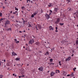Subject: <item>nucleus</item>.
Masks as SVG:
<instances>
[{
  "mask_svg": "<svg viewBox=\"0 0 78 78\" xmlns=\"http://www.w3.org/2000/svg\"><path fill=\"white\" fill-rule=\"evenodd\" d=\"M41 42L43 45H45L46 47V48H50V43L48 42L47 44H46V42H44V41H42Z\"/></svg>",
  "mask_w": 78,
  "mask_h": 78,
  "instance_id": "obj_1",
  "label": "nucleus"
},
{
  "mask_svg": "<svg viewBox=\"0 0 78 78\" xmlns=\"http://www.w3.org/2000/svg\"><path fill=\"white\" fill-rule=\"evenodd\" d=\"M9 24H10V21H9L8 20H7L5 23V27H6V26L7 24L8 25Z\"/></svg>",
  "mask_w": 78,
  "mask_h": 78,
  "instance_id": "obj_2",
  "label": "nucleus"
},
{
  "mask_svg": "<svg viewBox=\"0 0 78 78\" xmlns=\"http://www.w3.org/2000/svg\"><path fill=\"white\" fill-rule=\"evenodd\" d=\"M44 69V68L43 67H41L39 68V72L40 73H42L43 72V70Z\"/></svg>",
  "mask_w": 78,
  "mask_h": 78,
  "instance_id": "obj_3",
  "label": "nucleus"
},
{
  "mask_svg": "<svg viewBox=\"0 0 78 78\" xmlns=\"http://www.w3.org/2000/svg\"><path fill=\"white\" fill-rule=\"evenodd\" d=\"M34 42V40L32 39L29 42V44H32Z\"/></svg>",
  "mask_w": 78,
  "mask_h": 78,
  "instance_id": "obj_4",
  "label": "nucleus"
},
{
  "mask_svg": "<svg viewBox=\"0 0 78 78\" xmlns=\"http://www.w3.org/2000/svg\"><path fill=\"white\" fill-rule=\"evenodd\" d=\"M45 16L46 18L47 19H48L50 18V16L48 14H46V15H45Z\"/></svg>",
  "mask_w": 78,
  "mask_h": 78,
  "instance_id": "obj_5",
  "label": "nucleus"
},
{
  "mask_svg": "<svg viewBox=\"0 0 78 78\" xmlns=\"http://www.w3.org/2000/svg\"><path fill=\"white\" fill-rule=\"evenodd\" d=\"M55 74V73H54L53 72H52L50 74L51 76H53Z\"/></svg>",
  "mask_w": 78,
  "mask_h": 78,
  "instance_id": "obj_6",
  "label": "nucleus"
},
{
  "mask_svg": "<svg viewBox=\"0 0 78 78\" xmlns=\"http://www.w3.org/2000/svg\"><path fill=\"white\" fill-rule=\"evenodd\" d=\"M70 59H71V58L70 57H69V58H66V61H70Z\"/></svg>",
  "mask_w": 78,
  "mask_h": 78,
  "instance_id": "obj_7",
  "label": "nucleus"
},
{
  "mask_svg": "<svg viewBox=\"0 0 78 78\" xmlns=\"http://www.w3.org/2000/svg\"><path fill=\"white\" fill-rule=\"evenodd\" d=\"M75 14L76 17H78V11L77 12H76Z\"/></svg>",
  "mask_w": 78,
  "mask_h": 78,
  "instance_id": "obj_8",
  "label": "nucleus"
},
{
  "mask_svg": "<svg viewBox=\"0 0 78 78\" xmlns=\"http://www.w3.org/2000/svg\"><path fill=\"white\" fill-rule=\"evenodd\" d=\"M12 56H15V55H17V54L14 53V52H13L12 53Z\"/></svg>",
  "mask_w": 78,
  "mask_h": 78,
  "instance_id": "obj_9",
  "label": "nucleus"
},
{
  "mask_svg": "<svg viewBox=\"0 0 78 78\" xmlns=\"http://www.w3.org/2000/svg\"><path fill=\"white\" fill-rule=\"evenodd\" d=\"M12 22H14L15 23H16V22L17 23L19 22V21H17V20H12Z\"/></svg>",
  "mask_w": 78,
  "mask_h": 78,
  "instance_id": "obj_10",
  "label": "nucleus"
},
{
  "mask_svg": "<svg viewBox=\"0 0 78 78\" xmlns=\"http://www.w3.org/2000/svg\"><path fill=\"white\" fill-rule=\"evenodd\" d=\"M59 18H58L57 20V21L56 22V23H58L59 22Z\"/></svg>",
  "mask_w": 78,
  "mask_h": 78,
  "instance_id": "obj_11",
  "label": "nucleus"
},
{
  "mask_svg": "<svg viewBox=\"0 0 78 78\" xmlns=\"http://www.w3.org/2000/svg\"><path fill=\"white\" fill-rule=\"evenodd\" d=\"M67 73V72H64V73H63V75L64 76H66V74Z\"/></svg>",
  "mask_w": 78,
  "mask_h": 78,
  "instance_id": "obj_12",
  "label": "nucleus"
},
{
  "mask_svg": "<svg viewBox=\"0 0 78 78\" xmlns=\"http://www.w3.org/2000/svg\"><path fill=\"white\" fill-rule=\"evenodd\" d=\"M49 29L50 30H53V28L52 27H51V26H50L49 27Z\"/></svg>",
  "mask_w": 78,
  "mask_h": 78,
  "instance_id": "obj_13",
  "label": "nucleus"
},
{
  "mask_svg": "<svg viewBox=\"0 0 78 78\" xmlns=\"http://www.w3.org/2000/svg\"><path fill=\"white\" fill-rule=\"evenodd\" d=\"M14 25H15V27L17 28H18V26H19V25L17 24H15Z\"/></svg>",
  "mask_w": 78,
  "mask_h": 78,
  "instance_id": "obj_14",
  "label": "nucleus"
},
{
  "mask_svg": "<svg viewBox=\"0 0 78 78\" xmlns=\"http://www.w3.org/2000/svg\"><path fill=\"white\" fill-rule=\"evenodd\" d=\"M53 6V5L52 3H49V5H48V6Z\"/></svg>",
  "mask_w": 78,
  "mask_h": 78,
  "instance_id": "obj_15",
  "label": "nucleus"
},
{
  "mask_svg": "<svg viewBox=\"0 0 78 78\" xmlns=\"http://www.w3.org/2000/svg\"><path fill=\"white\" fill-rule=\"evenodd\" d=\"M15 59H16V61H19V60H20V58H17Z\"/></svg>",
  "mask_w": 78,
  "mask_h": 78,
  "instance_id": "obj_16",
  "label": "nucleus"
},
{
  "mask_svg": "<svg viewBox=\"0 0 78 78\" xmlns=\"http://www.w3.org/2000/svg\"><path fill=\"white\" fill-rule=\"evenodd\" d=\"M6 30H7V31H9V30H10V31H11V28H8L7 29V30L6 29Z\"/></svg>",
  "mask_w": 78,
  "mask_h": 78,
  "instance_id": "obj_17",
  "label": "nucleus"
},
{
  "mask_svg": "<svg viewBox=\"0 0 78 78\" xmlns=\"http://www.w3.org/2000/svg\"><path fill=\"white\" fill-rule=\"evenodd\" d=\"M54 11H58V8H55V9H54Z\"/></svg>",
  "mask_w": 78,
  "mask_h": 78,
  "instance_id": "obj_18",
  "label": "nucleus"
},
{
  "mask_svg": "<svg viewBox=\"0 0 78 78\" xmlns=\"http://www.w3.org/2000/svg\"><path fill=\"white\" fill-rule=\"evenodd\" d=\"M60 25L62 26V25H64V23H59Z\"/></svg>",
  "mask_w": 78,
  "mask_h": 78,
  "instance_id": "obj_19",
  "label": "nucleus"
},
{
  "mask_svg": "<svg viewBox=\"0 0 78 78\" xmlns=\"http://www.w3.org/2000/svg\"><path fill=\"white\" fill-rule=\"evenodd\" d=\"M71 76H73V73L72 74H71L70 75Z\"/></svg>",
  "mask_w": 78,
  "mask_h": 78,
  "instance_id": "obj_20",
  "label": "nucleus"
},
{
  "mask_svg": "<svg viewBox=\"0 0 78 78\" xmlns=\"http://www.w3.org/2000/svg\"><path fill=\"white\" fill-rule=\"evenodd\" d=\"M49 54V53H48V52H47L46 53H45V55H48Z\"/></svg>",
  "mask_w": 78,
  "mask_h": 78,
  "instance_id": "obj_21",
  "label": "nucleus"
},
{
  "mask_svg": "<svg viewBox=\"0 0 78 78\" xmlns=\"http://www.w3.org/2000/svg\"><path fill=\"white\" fill-rule=\"evenodd\" d=\"M76 44H77V45H78V40L76 41Z\"/></svg>",
  "mask_w": 78,
  "mask_h": 78,
  "instance_id": "obj_22",
  "label": "nucleus"
},
{
  "mask_svg": "<svg viewBox=\"0 0 78 78\" xmlns=\"http://www.w3.org/2000/svg\"><path fill=\"white\" fill-rule=\"evenodd\" d=\"M3 20V19L2 18L0 20V23H1V22H2V20Z\"/></svg>",
  "mask_w": 78,
  "mask_h": 78,
  "instance_id": "obj_23",
  "label": "nucleus"
},
{
  "mask_svg": "<svg viewBox=\"0 0 78 78\" xmlns=\"http://www.w3.org/2000/svg\"><path fill=\"white\" fill-rule=\"evenodd\" d=\"M28 24L29 25V26H28V27H32L31 24H30V23H29Z\"/></svg>",
  "mask_w": 78,
  "mask_h": 78,
  "instance_id": "obj_24",
  "label": "nucleus"
},
{
  "mask_svg": "<svg viewBox=\"0 0 78 78\" xmlns=\"http://www.w3.org/2000/svg\"><path fill=\"white\" fill-rule=\"evenodd\" d=\"M50 62H52V61H53V59L51 58L50 59Z\"/></svg>",
  "mask_w": 78,
  "mask_h": 78,
  "instance_id": "obj_25",
  "label": "nucleus"
},
{
  "mask_svg": "<svg viewBox=\"0 0 78 78\" xmlns=\"http://www.w3.org/2000/svg\"><path fill=\"white\" fill-rule=\"evenodd\" d=\"M2 77H3V75H0V78H2Z\"/></svg>",
  "mask_w": 78,
  "mask_h": 78,
  "instance_id": "obj_26",
  "label": "nucleus"
},
{
  "mask_svg": "<svg viewBox=\"0 0 78 78\" xmlns=\"http://www.w3.org/2000/svg\"><path fill=\"white\" fill-rule=\"evenodd\" d=\"M59 65H60V66H61V61H59Z\"/></svg>",
  "mask_w": 78,
  "mask_h": 78,
  "instance_id": "obj_27",
  "label": "nucleus"
},
{
  "mask_svg": "<svg viewBox=\"0 0 78 78\" xmlns=\"http://www.w3.org/2000/svg\"><path fill=\"white\" fill-rule=\"evenodd\" d=\"M2 14L1 13H0V16L2 17Z\"/></svg>",
  "mask_w": 78,
  "mask_h": 78,
  "instance_id": "obj_28",
  "label": "nucleus"
},
{
  "mask_svg": "<svg viewBox=\"0 0 78 78\" xmlns=\"http://www.w3.org/2000/svg\"><path fill=\"white\" fill-rule=\"evenodd\" d=\"M43 12V11H42V10H41V12L40 13V14H41V13H42V12Z\"/></svg>",
  "mask_w": 78,
  "mask_h": 78,
  "instance_id": "obj_29",
  "label": "nucleus"
},
{
  "mask_svg": "<svg viewBox=\"0 0 78 78\" xmlns=\"http://www.w3.org/2000/svg\"><path fill=\"white\" fill-rule=\"evenodd\" d=\"M15 10H16V11H18V9H17L16 7H15Z\"/></svg>",
  "mask_w": 78,
  "mask_h": 78,
  "instance_id": "obj_30",
  "label": "nucleus"
},
{
  "mask_svg": "<svg viewBox=\"0 0 78 78\" xmlns=\"http://www.w3.org/2000/svg\"><path fill=\"white\" fill-rule=\"evenodd\" d=\"M34 15L33 14H32V15H31V17H34Z\"/></svg>",
  "mask_w": 78,
  "mask_h": 78,
  "instance_id": "obj_31",
  "label": "nucleus"
},
{
  "mask_svg": "<svg viewBox=\"0 0 78 78\" xmlns=\"http://www.w3.org/2000/svg\"><path fill=\"white\" fill-rule=\"evenodd\" d=\"M7 66H9V64L8 63H7Z\"/></svg>",
  "mask_w": 78,
  "mask_h": 78,
  "instance_id": "obj_32",
  "label": "nucleus"
},
{
  "mask_svg": "<svg viewBox=\"0 0 78 78\" xmlns=\"http://www.w3.org/2000/svg\"><path fill=\"white\" fill-rule=\"evenodd\" d=\"M14 40H15V42H17V39H15Z\"/></svg>",
  "mask_w": 78,
  "mask_h": 78,
  "instance_id": "obj_33",
  "label": "nucleus"
},
{
  "mask_svg": "<svg viewBox=\"0 0 78 78\" xmlns=\"http://www.w3.org/2000/svg\"><path fill=\"white\" fill-rule=\"evenodd\" d=\"M55 73H58V70H56Z\"/></svg>",
  "mask_w": 78,
  "mask_h": 78,
  "instance_id": "obj_34",
  "label": "nucleus"
},
{
  "mask_svg": "<svg viewBox=\"0 0 78 78\" xmlns=\"http://www.w3.org/2000/svg\"><path fill=\"white\" fill-rule=\"evenodd\" d=\"M21 77H25V75H23L22 76H21Z\"/></svg>",
  "mask_w": 78,
  "mask_h": 78,
  "instance_id": "obj_35",
  "label": "nucleus"
},
{
  "mask_svg": "<svg viewBox=\"0 0 78 78\" xmlns=\"http://www.w3.org/2000/svg\"><path fill=\"white\" fill-rule=\"evenodd\" d=\"M4 61V62H6V60H5H5H2V61Z\"/></svg>",
  "mask_w": 78,
  "mask_h": 78,
  "instance_id": "obj_36",
  "label": "nucleus"
},
{
  "mask_svg": "<svg viewBox=\"0 0 78 78\" xmlns=\"http://www.w3.org/2000/svg\"><path fill=\"white\" fill-rule=\"evenodd\" d=\"M36 13H34V14H33L34 15V16H36Z\"/></svg>",
  "mask_w": 78,
  "mask_h": 78,
  "instance_id": "obj_37",
  "label": "nucleus"
},
{
  "mask_svg": "<svg viewBox=\"0 0 78 78\" xmlns=\"http://www.w3.org/2000/svg\"><path fill=\"white\" fill-rule=\"evenodd\" d=\"M58 30L57 29H56V30H55V32H58Z\"/></svg>",
  "mask_w": 78,
  "mask_h": 78,
  "instance_id": "obj_38",
  "label": "nucleus"
},
{
  "mask_svg": "<svg viewBox=\"0 0 78 78\" xmlns=\"http://www.w3.org/2000/svg\"><path fill=\"white\" fill-rule=\"evenodd\" d=\"M70 76V75L68 74V75H67V76Z\"/></svg>",
  "mask_w": 78,
  "mask_h": 78,
  "instance_id": "obj_39",
  "label": "nucleus"
},
{
  "mask_svg": "<svg viewBox=\"0 0 78 78\" xmlns=\"http://www.w3.org/2000/svg\"><path fill=\"white\" fill-rule=\"evenodd\" d=\"M40 29H41V26H39Z\"/></svg>",
  "mask_w": 78,
  "mask_h": 78,
  "instance_id": "obj_40",
  "label": "nucleus"
},
{
  "mask_svg": "<svg viewBox=\"0 0 78 78\" xmlns=\"http://www.w3.org/2000/svg\"><path fill=\"white\" fill-rule=\"evenodd\" d=\"M25 8V7H22V9H23V8Z\"/></svg>",
  "mask_w": 78,
  "mask_h": 78,
  "instance_id": "obj_41",
  "label": "nucleus"
},
{
  "mask_svg": "<svg viewBox=\"0 0 78 78\" xmlns=\"http://www.w3.org/2000/svg\"><path fill=\"white\" fill-rule=\"evenodd\" d=\"M27 2H30V0H27Z\"/></svg>",
  "mask_w": 78,
  "mask_h": 78,
  "instance_id": "obj_42",
  "label": "nucleus"
},
{
  "mask_svg": "<svg viewBox=\"0 0 78 78\" xmlns=\"http://www.w3.org/2000/svg\"><path fill=\"white\" fill-rule=\"evenodd\" d=\"M13 14H16V12H13Z\"/></svg>",
  "mask_w": 78,
  "mask_h": 78,
  "instance_id": "obj_43",
  "label": "nucleus"
},
{
  "mask_svg": "<svg viewBox=\"0 0 78 78\" xmlns=\"http://www.w3.org/2000/svg\"><path fill=\"white\" fill-rule=\"evenodd\" d=\"M58 27H55V29H56V30H57V29H58Z\"/></svg>",
  "mask_w": 78,
  "mask_h": 78,
  "instance_id": "obj_44",
  "label": "nucleus"
},
{
  "mask_svg": "<svg viewBox=\"0 0 78 78\" xmlns=\"http://www.w3.org/2000/svg\"><path fill=\"white\" fill-rule=\"evenodd\" d=\"M48 64H49V65H50V64H51V65L52 64V63H48Z\"/></svg>",
  "mask_w": 78,
  "mask_h": 78,
  "instance_id": "obj_45",
  "label": "nucleus"
},
{
  "mask_svg": "<svg viewBox=\"0 0 78 78\" xmlns=\"http://www.w3.org/2000/svg\"><path fill=\"white\" fill-rule=\"evenodd\" d=\"M19 41H18L17 42H16V43L17 44V43H19Z\"/></svg>",
  "mask_w": 78,
  "mask_h": 78,
  "instance_id": "obj_46",
  "label": "nucleus"
},
{
  "mask_svg": "<svg viewBox=\"0 0 78 78\" xmlns=\"http://www.w3.org/2000/svg\"><path fill=\"white\" fill-rule=\"evenodd\" d=\"M73 71H75V69H74V68H73Z\"/></svg>",
  "mask_w": 78,
  "mask_h": 78,
  "instance_id": "obj_47",
  "label": "nucleus"
},
{
  "mask_svg": "<svg viewBox=\"0 0 78 78\" xmlns=\"http://www.w3.org/2000/svg\"><path fill=\"white\" fill-rule=\"evenodd\" d=\"M57 71H58V73H59V72H59V70H58Z\"/></svg>",
  "mask_w": 78,
  "mask_h": 78,
  "instance_id": "obj_48",
  "label": "nucleus"
},
{
  "mask_svg": "<svg viewBox=\"0 0 78 78\" xmlns=\"http://www.w3.org/2000/svg\"><path fill=\"white\" fill-rule=\"evenodd\" d=\"M67 1H68V2H70V0H67Z\"/></svg>",
  "mask_w": 78,
  "mask_h": 78,
  "instance_id": "obj_49",
  "label": "nucleus"
},
{
  "mask_svg": "<svg viewBox=\"0 0 78 78\" xmlns=\"http://www.w3.org/2000/svg\"><path fill=\"white\" fill-rule=\"evenodd\" d=\"M73 55H74L73 54L71 55V56H73Z\"/></svg>",
  "mask_w": 78,
  "mask_h": 78,
  "instance_id": "obj_50",
  "label": "nucleus"
},
{
  "mask_svg": "<svg viewBox=\"0 0 78 78\" xmlns=\"http://www.w3.org/2000/svg\"><path fill=\"white\" fill-rule=\"evenodd\" d=\"M69 20H71V18H69Z\"/></svg>",
  "mask_w": 78,
  "mask_h": 78,
  "instance_id": "obj_51",
  "label": "nucleus"
},
{
  "mask_svg": "<svg viewBox=\"0 0 78 78\" xmlns=\"http://www.w3.org/2000/svg\"><path fill=\"white\" fill-rule=\"evenodd\" d=\"M50 11L51 12H52V11L50 10Z\"/></svg>",
  "mask_w": 78,
  "mask_h": 78,
  "instance_id": "obj_52",
  "label": "nucleus"
},
{
  "mask_svg": "<svg viewBox=\"0 0 78 78\" xmlns=\"http://www.w3.org/2000/svg\"><path fill=\"white\" fill-rule=\"evenodd\" d=\"M62 44H64V42L63 41H62Z\"/></svg>",
  "mask_w": 78,
  "mask_h": 78,
  "instance_id": "obj_53",
  "label": "nucleus"
},
{
  "mask_svg": "<svg viewBox=\"0 0 78 78\" xmlns=\"http://www.w3.org/2000/svg\"><path fill=\"white\" fill-rule=\"evenodd\" d=\"M3 9H5V7H3Z\"/></svg>",
  "mask_w": 78,
  "mask_h": 78,
  "instance_id": "obj_54",
  "label": "nucleus"
},
{
  "mask_svg": "<svg viewBox=\"0 0 78 78\" xmlns=\"http://www.w3.org/2000/svg\"><path fill=\"white\" fill-rule=\"evenodd\" d=\"M23 48H25V46H23Z\"/></svg>",
  "mask_w": 78,
  "mask_h": 78,
  "instance_id": "obj_55",
  "label": "nucleus"
},
{
  "mask_svg": "<svg viewBox=\"0 0 78 78\" xmlns=\"http://www.w3.org/2000/svg\"><path fill=\"white\" fill-rule=\"evenodd\" d=\"M72 52L73 53H74V51L73 50V51H72Z\"/></svg>",
  "mask_w": 78,
  "mask_h": 78,
  "instance_id": "obj_56",
  "label": "nucleus"
},
{
  "mask_svg": "<svg viewBox=\"0 0 78 78\" xmlns=\"http://www.w3.org/2000/svg\"><path fill=\"white\" fill-rule=\"evenodd\" d=\"M23 22L24 24H25V21H24Z\"/></svg>",
  "mask_w": 78,
  "mask_h": 78,
  "instance_id": "obj_57",
  "label": "nucleus"
},
{
  "mask_svg": "<svg viewBox=\"0 0 78 78\" xmlns=\"http://www.w3.org/2000/svg\"><path fill=\"white\" fill-rule=\"evenodd\" d=\"M74 69L75 70V69H76V68H74Z\"/></svg>",
  "mask_w": 78,
  "mask_h": 78,
  "instance_id": "obj_58",
  "label": "nucleus"
},
{
  "mask_svg": "<svg viewBox=\"0 0 78 78\" xmlns=\"http://www.w3.org/2000/svg\"><path fill=\"white\" fill-rule=\"evenodd\" d=\"M20 77H21V76H19V78H20Z\"/></svg>",
  "mask_w": 78,
  "mask_h": 78,
  "instance_id": "obj_59",
  "label": "nucleus"
},
{
  "mask_svg": "<svg viewBox=\"0 0 78 78\" xmlns=\"http://www.w3.org/2000/svg\"><path fill=\"white\" fill-rule=\"evenodd\" d=\"M13 76H14V75H15V74H13Z\"/></svg>",
  "mask_w": 78,
  "mask_h": 78,
  "instance_id": "obj_60",
  "label": "nucleus"
},
{
  "mask_svg": "<svg viewBox=\"0 0 78 78\" xmlns=\"http://www.w3.org/2000/svg\"><path fill=\"white\" fill-rule=\"evenodd\" d=\"M22 13H23V11H22Z\"/></svg>",
  "mask_w": 78,
  "mask_h": 78,
  "instance_id": "obj_61",
  "label": "nucleus"
},
{
  "mask_svg": "<svg viewBox=\"0 0 78 78\" xmlns=\"http://www.w3.org/2000/svg\"><path fill=\"white\" fill-rule=\"evenodd\" d=\"M49 72H50V71H48V73Z\"/></svg>",
  "mask_w": 78,
  "mask_h": 78,
  "instance_id": "obj_62",
  "label": "nucleus"
},
{
  "mask_svg": "<svg viewBox=\"0 0 78 78\" xmlns=\"http://www.w3.org/2000/svg\"><path fill=\"white\" fill-rule=\"evenodd\" d=\"M12 11H11V12H10V13H12Z\"/></svg>",
  "mask_w": 78,
  "mask_h": 78,
  "instance_id": "obj_63",
  "label": "nucleus"
},
{
  "mask_svg": "<svg viewBox=\"0 0 78 78\" xmlns=\"http://www.w3.org/2000/svg\"><path fill=\"white\" fill-rule=\"evenodd\" d=\"M19 32H20V33H21L22 32H21V31H19Z\"/></svg>",
  "mask_w": 78,
  "mask_h": 78,
  "instance_id": "obj_64",
  "label": "nucleus"
}]
</instances>
